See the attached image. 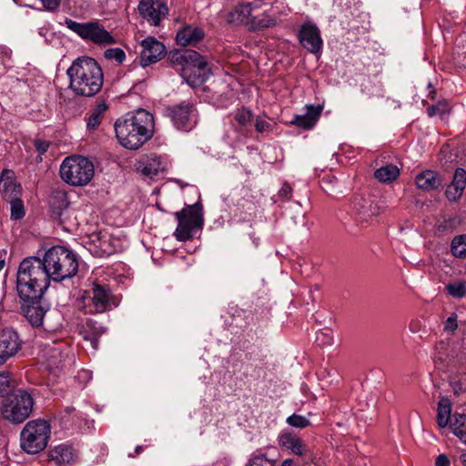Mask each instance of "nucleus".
I'll use <instances>...</instances> for the list:
<instances>
[{
	"mask_svg": "<svg viewBox=\"0 0 466 466\" xmlns=\"http://www.w3.org/2000/svg\"><path fill=\"white\" fill-rule=\"evenodd\" d=\"M69 87L82 96H93L103 86L104 75L98 63L92 57L83 56L73 62L67 69Z\"/></svg>",
	"mask_w": 466,
	"mask_h": 466,
	"instance_id": "obj_1",
	"label": "nucleus"
},
{
	"mask_svg": "<svg viewBox=\"0 0 466 466\" xmlns=\"http://www.w3.org/2000/svg\"><path fill=\"white\" fill-rule=\"evenodd\" d=\"M116 137L126 148L137 149L153 136V116L140 109L130 117L118 119L115 123Z\"/></svg>",
	"mask_w": 466,
	"mask_h": 466,
	"instance_id": "obj_2",
	"label": "nucleus"
},
{
	"mask_svg": "<svg viewBox=\"0 0 466 466\" xmlns=\"http://www.w3.org/2000/svg\"><path fill=\"white\" fill-rule=\"evenodd\" d=\"M50 275L44 258L27 257L24 258L16 274V289L20 298L43 295L50 284Z\"/></svg>",
	"mask_w": 466,
	"mask_h": 466,
	"instance_id": "obj_3",
	"label": "nucleus"
},
{
	"mask_svg": "<svg viewBox=\"0 0 466 466\" xmlns=\"http://www.w3.org/2000/svg\"><path fill=\"white\" fill-rule=\"evenodd\" d=\"M47 272L55 282L71 279L78 270V259L70 249L62 246L48 248L43 257Z\"/></svg>",
	"mask_w": 466,
	"mask_h": 466,
	"instance_id": "obj_4",
	"label": "nucleus"
},
{
	"mask_svg": "<svg viewBox=\"0 0 466 466\" xmlns=\"http://www.w3.org/2000/svg\"><path fill=\"white\" fill-rule=\"evenodd\" d=\"M95 168L93 163L82 156H71L64 159L60 166L61 178L75 187L87 185L93 178Z\"/></svg>",
	"mask_w": 466,
	"mask_h": 466,
	"instance_id": "obj_5",
	"label": "nucleus"
},
{
	"mask_svg": "<svg viewBox=\"0 0 466 466\" xmlns=\"http://www.w3.org/2000/svg\"><path fill=\"white\" fill-rule=\"evenodd\" d=\"M33 406L32 395L25 390L18 389L9 394L4 400L2 416L11 423L19 424L30 416Z\"/></svg>",
	"mask_w": 466,
	"mask_h": 466,
	"instance_id": "obj_6",
	"label": "nucleus"
},
{
	"mask_svg": "<svg viewBox=\"0 0 466 466\" xmlns=\"http://www.w3.org/2000/svg\"><path fill=\"white\" fill-rule=\"evenodd\" d=\"M177 227L174 232L178 241H187L193 238L196 230L201 229L204 224L203 206L200 202L188 205L175 213Z\"/></svg>",
	"mask_w": 466,
	"mask_h": 466,
	"instance_id": "obj_7",
	"label": "nucleus"
},
{
	"mask_svg": "<svg viewBox=\"0 0 466 466\" xmlns=\"http://www.w3.org/2000/svg\"><path fill=\"white\" fill-rule=\"evenodd\" d=\"M50 437V425L44 420H34L25 424L20 433L21 448L27 453L43 451Z\"/></svg>",
	"mask_w": 466,
	"mask_h": 466,
	"instance_id": "obj_8",
	"label": "nucleus"
},
{
	"mask_svg": "<svg viewBox=\"0 0 466 466\" xmlns=\"http://www.w3.org/2000/svg\"><path fill=\"white\" fill-rule=\"evenodd\" d=\"M65 25L68 29L76 33L82 39L90 41L96 45L107 46L116 42L115 38L110 35V33L96 21L78 23L72 19L66 18Z\"/></svg>",
	"mask_w": 466,
	"mask_h": 466,
	"instance_id": "obj_9",
	"label": "nucleus"
},
{
	"mask_svg": "<svg viewBox=\"0 0 466 466\" xmlns=\"http://www.w3.org/2000/svg\"><path fill=\"white\" fill-rule=\"evenodd\" d=\"M92 294V297L83 301L82 309L86 314L106 312L118 304L107 285L94 284Z\"/></svg>",
	"mask_w": 466,
	"mask_h": 466,
	"instance_id": "obj_10",
	"label": "nucleus"
},
{
	"mask_svg": "<svg viewBox=\"0 0 466 466\" xmlns=\"http://www.w3.org/2000/svg\"><path fill=\"white\" fill-rule=\"evenodd\" d=\"M194 105L189 101H182L165 109L173 125L179 130L188 131L196 124Z\"/></svg>",
	"mask_w": 466,
	"mask_h": 466,
	"instance_id": "obj_11",
	"label": "nucleus"
},
{
	"mask_svg": "<svg viewBox=\"0 0 466 466\" xmlns=\"http://www.w3.org/2000/svg\"><path fill=\"white\" fill-rule=\"evenodd\" d=\"M180 75L191 86L202 85L211 75V67L207 58L198 54L196 62H191L185 68H180Z\"/></svg>",
	"mask_w": 466,
	"mask_h": 466,
	"instance_id": "obj_12",
	"label": "nucleus"
},
{
	"mask_svg": "<svg viewBox=\"0 0 466 466\" xmlns=\"http://www.w3.org/2000/svg\"><path fill=\"white\" fill-rule=\"evenodd\" d=\"M137 9L139 15L154 26L159 25L168 13L167 5L161 0H140Z\"/></svg>",
	"mask_w": 466,
	"mask_h": 466,
	"instance_id": "obj_13",
	"label": "nucleus"
},
{
	"mask_svg": "<svg viewBox=\"0 0 466 466\" xmlns=\"http://www.w3.org/2000/svg\"><path fill=\"white\" fill-rule=\"evenodd\" d=\"M140 65L143 67L159 61L166 53L165 46L154 37H147L141 43Z\"/></svg>",
	"mask_w": 466,
	"mask_h": 466,
	"instance_id": "obj_14",
	"label": "nucleus"
},
{
	"mask_svg": "<svg viewBox=\"0 0 466 466\" xmlns=\"http://www.w3.org/2000/svg\"><path fill=\"white\" fill-rule=\"evenodd\" d=\"M20 299L24 301L21 310L27 320H43L49 309L43 300V295L36 294L35 297Z\"/></svg>",
	"mask_w": 466,
	"mask_h": 466,
	"instance_id": "obj_15",
	"label": "nucleus"
},
{
	"mask_svg": "<svg viewBox=\"0 0 466 466\" xmlns=\"http://www.w3.org/2000/svg\"><path fill=\"white\" fill-rule=\"evenodd\" d=\"M21 341L17 333L12 329L0 332V365L15 356L20 350Z\"/></svg>",
	"mask_w": 466,
	"mask_h": 466,
	"instance_id": "obj_16",
	"label": "nucleus"
},
{
	"mask_svg": "<svg viewBox=\"0 0 466 466\" xmlns=\"http://www.w3.org/2000/svg\"><path fill=\"white\" fill-rule=\"evenodd\" d=\"M299 42L303 47L311 53H319L322 46L319 29L313 24L302 25L299 35Z\"/></svg>",
	"mask_w": 466,
	"mask_h": 466,
	"instance_id": "obj_17",
	"label": "nucleus"
},
{
	"mask_svg": "<svg viewBox=\"0 0 466 466\" xmlns=\"http://www.w3.org/2000/svg\"><path fill=\"white\" fill-rule=\"evenodd\" d=\"M416 186L424 191L438 190L444 184V177L438 172L427 169L415 177Z\"/></svg>",
	"mask_w": 466,
	"mask_h": 466,
	"instance_id": "obj_18",
	"label": "nucleus"
},
{
	"mask_svg": "<svg viewBox=\"0 0 466 466\" xmlns=\"http://www.w3.org/2000/svg\"><path fill=\"white\" fill-rule=\"evenodd\" d=\"M351 208L362 220L368 221L380 213V208L374 201L368 198L356 196L352 198Z\"/></svg>",
	"mask_w": 466,
	"mask_h": 466,
	"instance_id": "obj_19",
	"label": "nucleus"
},
{
	"mask_svg": "<svg viewBox=\"0 0 466 466\" xmlns=\"http://www.w3.org/2000/svg\"><path fill=\"white\" fill-rule=\"evenodd\" d=\"M466 187V171L461 167L456 168L452 181L447 186L445 196L449 201H458Z\"/></svg>",
	"mask_w": 466,
	"mask_h": 466,
	"instance_id": "obj_20",
	"label": "nucleus"
},
{
	"mask_svg": "<svg viewBox=\"0 0 466 466\" xmlns=\"http://www.w3.org/2000/svg\"><path fill=\"white\" fill-rule=\"evenodd\" d=\"M279 445L282 449L289 450L299 456L305 455L308 451L307 445L303 440L290 431H282L279 435Z\"/></svg>",
	"mask_w": 466,
	"mask_h": 466,
	"instance_id": "obj_21",
	"label": "nucleus"
},
{
	"mask_svg": "<svg viewBox=\"0 0 466 466\" xmlns=\"http://www.w3.org/2000/svg\"><path fill=\"white\" fill-rule=\"evenodd\" d=\"M322 110V105H318L316 106L313 105H307L306 113L304 115L295 116L290 123L303 129H310L317 123Z\"/></svg>",
	"mask_w": 466,
	"mask_h": 466,
	"instance_id": "obj_22",
	"label": "nucleus"
},
{
	"mask_svg": "<svg viewBox=\"0 0 466 466\" xmlns=\"http://www.w3.org/2000/svg\"><path fill=\"white\" fill-rule=\"evenodd\" d=\"M266 0H254L245 4L238 5L235 7L234 11L231 12V22L237 21L238 24H243L248 26V22H250L253 15L251 12L254 8L261 7V2Z\"/></svg>",
	"mask_w": 466,
	"mask_h": 466,
	"instance_id": "obj_23",
	"label": "nucleus"
},
{
	"mask_svg": "<svg viewBox=\"0 0 466 466\" xmlns=\"http://www.w3.org/2000/svg\"><path fill=\"white\" fill-rule=\"evenodd\" d=\"M205 33L198 26L187 25L181 28L176 36L177 45L182 46H193L204 38Z\"/></svg>",
	"mask_w": 466,
	"mask_h": 466,
	"instance_id": "obj_24",
	"label": "nucleus"
},
{
	"mask_svg": "<svg viewBox=\"0 0 466 466\" xmlns=\"http://www.w3.org/2000/svg\"><path fill=\"white\" fill-rule=\"evenodd\" d=\"M76 457L74 450L66 445H58L49 451V459L56 466H67Z\"/></svg>",
	"mask_w": 466,
	"mask_h": 466,
	"instance_id": "obj_25",
	"label": "nucleus"
},
{
	"mask_svg": "<svg viewBox=\"0 0 466 466\" xmlns=\"http://www.w3.org/2000/svg\"><path fill=\"white\" fill-rule=\"evenodd\" d=\"M160 158L157 155L151 154L149 156H144L139 159L137 164V169L143 175L151 177L157 175L160 170Z\"/></svg>",
	"mask_w": 466,
	"mask_h": 466,
	"instance_id": "obj_26",
	"label": "nucleus"
},
{
	"mask_svg": "<svg viewBox=\"0 0 466 466\" xmlns=\"http://www.w3.org/2000/svg\"><path fill=\"white\" fill-rule=\"evenodd\" d=\"M198 58V53L191 49L174 50L169 53L168 59L175 66H180L181 68L187 67L191 62H196Z\"/></svg>",
	"mask_w": 466,
	"mask_h": 466,
	"instance_id": "obj_27",
	"label": "nucleus"
},
{
	"mask_svg": "<svg viewBox=\"0 0 466 466\" xmlns=\"http://www.w3.org/2000/svg\"><path fill=\"white\" fill-rule=\"evenodd\" d=\"M451 403L446 397H441L438 403L437 423L441 428H445L452 420H451Z\"/></svg>",
	"mask_w": 466,
	"mask_h": 466,
	"instance_id": "obj_28",
	"label": "nucleus"
},
{
	"mask_svg": "<svg viewBox=\"0 0 466 466\" xmlns=\"http://www.w3.org/2000/svg\"><path fill=\"white\" fill-rule=\"evenodd\" d=\"M400 175V169L393 164H389L378 168L374 172L377 180L382 183H388L395 180Z\"/></svg>",
	"mask_w": 466,
	"mask_h": 466,
	"instance_id": "obj_29",
	"label": "nucleus"
},
{
	"mask_svg": "<svg viewBox=\"0 0 466 466\" xmlns=\"http://www.w3.org/2000/svg\"><path fill=\"white\" fill-rule=\"evenodd\" d=\"M79 333L86 340H90L96 347L97 338L103 333V330L95 327L94 322H81L78 325Z\"/></svg>",
	"mask_w": 466,
	"mask_h": 466,
	"instance_id": "obj_30",
	"label": "nucleus"
},
{
	"mask_svg": "<svg viewBox=\"0 0 466 466\" xmlns=\"http://www.w3.org/2000/svg\"><path fill=\"white\" fill-rule=\"evenodd\" d=\"M31 324L36 334L47 338L62 329L59 322H31Z\"/></svg>",
	"mask_w": 466,
	"mask_h": 466,
	"instance_id": "obj_31",
	"label": "nucleus"
},
{
	"mask_svg": "<svg viewBox=\"0 0 466 466\" xmlns=\"http://www.w3.org/2000/svg\"><path fill=\"white\" fill-rule=\"evenodd\" d=\"M276 23V19L268 15L253 16L250 22H248V28L250 31H260L275 26Z\"/></svg>",
	"mask_w": 466,
	"mask_h": 466,
	"instance_id": "obj_32",
	"label": "nucleus"
},
{
	"mask_svg": "<svg viewBox=\"0 0 466 466\" xmlns=\"http://www.w3.org/2000/svg\"><path fill=\"white\" fill-rule=\"evenodd\" d=\"M107 110V105L105 102L98 103L89 113L87 118V127L96 129L101 123V120Z\"/></svg>",
	"mask_w": 466,
	"mask_h": 466,
	"instance_id": "obj_33",
	"label": "nucleus"
},
{
	"mask_svg": "<svg viewBox=\"0 0 466 466\" xmlns=\"http://www.w3.org/2000/svg\"><path fill=\"white\" fill-rule=\"evenodd\" d=\"M452 432L466 444V416L464 414H454L451 421Z\"/></svg>",
	"mask_w": 466,
	"mask_h": 466,
	"instance_id": "obj_34",
	"label": "nucleus"
},
{
	"mask_svg": "<svg viewBox=\"0 0 466 466\" xmlns=\"http://www.w3.org/2000/svg\"><path fill=\"white\" fill-rule=\"evenodd\" d=\"M20 186L14 182L13 172L11 170H4L0 179V191L4 192H15L20 191Z\"/></svg>",
	"mask_w": 466,
	"mask_h": 466,
	"instance_id": "obj_35",
	"label": "nucleus"
},
{
	"mask_svg": "<svg viewBox=\"0 0 466 466\" xmlns=\"http://www.w3.org/2000/svg\"><path fill=\"white\" fill-rule=\"evenodd\" d=\"M451 251L456 258H466V235L457 236L453 238Z\"/></svg>",
	"mask_w": 466,
	"mask_h": 466,
	"instance_id": "obj_36",
	"label": "nucleus"
},
{
	"mask_svg": "<svg viewBox=\"0 0 466 466\" xmlns=\"http://www.w3.org/2000/svg\"><path fill=\"white\" fill-rule=\"evenodd\" d=\"M450 112V106L446 100H441L427 107L429 116H443Z\"/></svg>",
	"mask_w": 466,
	"mask_h": 466,
	"instance_id": "obj_37",
	"label": "nucleus"
},
{
	"mask_svg": "<svg viewBox=\"0 0 466 466\" xmlns=\"http://www.w3.org/2000/svg\"><path fill=\"white\" fill-rule=\"evenodd\" d=\"M446 289L451 296L456 299H461L466 295V284L462 281L449 283L446 285Z\"/></svg>",
	"mask_w": 466,
	"mask_h": 466,
	"instance_id": "obj_38",
	"label": "nucleus"
},
{
	"mask_svg": "<svg viewBox=\"0 0 466 466\" xmlns=\"http://www.w3.org/2000/svg\"><path fill=\"white\" fill-rule=\"evenodd\" d=\"M316 342L319 346H329L334 342L333 332L329 329H319L316 334Z\"/></svg>",
	"mask_w": 466,
	"mask_h": 466,
	"instance_id": "obj_39",
	"label": "nucleus"
},
{
	"mask_svg": "<svg viewBox=\"0 0 466 466\" xmlns=\"http://www.w3.org/2000/svg\"><path fill=\"white\" fill-rule=\"evenodd\" d=\"M11 205V218L17 220L25 216L24 203L19 198H15L10 201Z\"/></svg>",
	"mask_w": 466,
	"mask_h": 466,
	"instance_id": "obj_40",
	"label": "nucleus"
},
{
	"mask_svg": "<svg viewBox=\"0 0 466 466\" xmlns=\"http://www.w3.org/2000/svg\"><path fill=\"white\" fill-rule=\"evenodd\" d=\"M253 115L252 112L246 108H241L237 110L235 113L234 118L235 120L241 126H248L252 120Z\"/></svg>",
	"mask_w": 466,
	"mask_h": 466,
	"instance_id": "obj_41",
	"label": "nucleus"
},
{
	"mask_svg": "<svg viewBox=\"0 0 466 466\" xmlns=\"http://www.w3.org/2000/svg\"><path fill=\"white\" fill-rule=\"evenodd\" d=\"M287 423L295 428L304 429L309 425V420L304 416L292 414L288 417Z\"/></svg>",
	"mask_w": 466,
	"mask_h": 466,
	"instance_id": "obj_42",
	"label": "nucleus"
},
{
	"mask_svg": "<svg viewBox=\"0 0 466 466\" xmlns=\"http://www.w3.org/2000/svg\"><path fill=\"white\" fill-rule=\"evenodd\" d=\"M248 466H275V462L263 454H255L249 459Z\"/></svg>",
	"mask_w": 466,
	"mask_h": 466,
	"instance_id": "obj_43",
	"label": "nucleus"
},
{
	"mask_svg": "<svg viewBox=\"0 0 466 466\" xmlns=\"http://www.w3.org/2000/svg\"><path fill=\"white\" fill-rule=\"evenodd\" d=\"M105 57L108 60H115L121 64L126 58V54L121 48H109L105 51Z\"/></svg>",
	"mask_w": 466,
	"mask_h": 466,
	"instance_id": "obj_44",
	"label": "nucleus"
},
{
	"mask_svg": "<svg viewBox=\"0 0 466 466\" xmlns=\"http://www.w3.org/2000/svg\"><path fill=\"white\" fill-rule=\"evenodd\" d=\"M34 146L36 149V151L38 152L39 154V161H42V157H41V155L45 154L46 152H47L49 147H50V142L49 141H46V140H42V139H35L34 140Z\"/></svg>",
	"mask_w": 466,
	"mask_h": 466,
	"instance_id": "obj_45",
	"label": "nucleus"
},
{
	"mask_svg": "<svg viewBox=\"0 0 466 466\" xmlns=\"http://www.w3.org/2000/svg\"><path fill=\"white\" fill-rule=\"evenodd\" d=\"M10 388V379L8 373L0 372V396L8 391Z\"/></svg>",
	"mask_w": 466,
	"mask_h": 466,
	"instance_id": "obj_46",
	"label": "nucleus"
},
{
	"mask_svg": "<svg viewBox=\"0 0 466 466\" xmlns=\"http://www.w3.org/2000/svg\"><path fill=\"white\" fill-rule=\"evenodd\" d=\"M255 128L259 133L268 132L271 130V125L265 119L258 117L255 121Z\"/></svg>",
	"mask_w": 466,
	"mask_h": 466,
	"instance_id": "obj_47",
	"label": "nucleus"
},
{
	"mask_svg": "<svg viewBox=\"0 0 466 466\" xmlns=\"http://www.w3.org/2000/svg\"><path fill=\"white\" fill-rule=\"evenodd\" d=\"M54 200H58L57 208L63 209L68 206V201L66 200V194L65 192L59 191L54 194Z\"/></svg>",
	"mask_w": 466,
	"mask_h": 466,
	"instance_id": "obj_48",
	"label": "nucleus"
},
{
	"mask_svg": "<svg viewBox=\"0 0 466 466\" xmlns=\"http://www.w3.org/2000/svg\"><path fill=\"white\" fill-rule=\"evenodd\" d=\"M456 223H457V219L455 218H449L447 220H444L442 223H441L438 226V230L440 232H445L447 230H451L455 228Z\"/></svg>",
	"mask_w": 466,
	"mask_h": 466,
	"instance_id": "obj_49",
	"label": "nucleus"
},
{
	"mask_svg": "<svg viewBox=\"0 0 466 466\" xmlns=\"http://www.w3.org/2000/svg\"><path fill=\"white\" fill-rule=\"evenodd\" d=\"M43 5L49 11L56 10L61 3V0H40Z\"/></svg>",
	"mask_w": 466,
	"mask_h": 466,
	"instance_id": "obj_50",
	"label": "nucleus"
},
{
	"mask_svg": "<svg viewBox=\"0 0 466 466\" xmlns=\"http://www.w3.org/2000/svg\"><path fill=\"white\" fill-rule=\"evenodd\" d=\"M291 191H292L291 187L289 184L285 183L282 185L281 188L279 189V196L285 199H289Z\"/></svg>",
	"mask_w": 466,
	"mask_h": 466,
	"instance_id": "obj_51",
	"label": "nucleus"
},
{
	"mask_svg": "<svg viewBox=\"0 0 466 466\" xmlns=\"http://www.w3.org/2000/svg\"><path fill=\"white\" fill-rule=\"evenodd\" d=\"M435 465L436 466H450L451 462H450L449 458L445 454H440L436 458Z\"/></svg>",
	"mask_w": 466,
	"mask_h": 466,
	"instance_id": "obj_52",
	"label": "nucleus"
},
{
	"mask_svg": "<svg viewBox=\"0 0 466 466\" xmlns=\"http://www.w3.org/2000/svg\"><path fill=\"white\" fill-rule=\"evenodd\" d=\"M458 328V322H446L444 330L448 332H453Z\"/></svg>",
	"mask_w": 466,
	"mask_h": 466,
	"instance_id": "obj_53",
	"label": "nucleus"
},
{
	"mask_svg": "<svg viewBox=\"0 0 466 466\" xmlns=\"http://www.w3.org/2000/svg\"><path fill=\"white\" fill-rule=\"evenodd\" d=\"M292 464H293L292 460L288 459V460H285V461L282 462V465H281V466H292Z\"/></svg>",
	"mask_w": 466,
	"mask_h": 466,
	"instance_id": "obj_54",
	"label": "nucleus"
},
{
	"mask_svg": "<svg viewBox=\"0 0 466 466\" xmlns=\"http://www.w3.org/2000/svg\"><path fill=\"white\" fill-rule=\"evenodd\" d=\"M460 459H461V462L466 463V453H462L460 456Z\"/></svg>",
	"mask_w": 466,
	"mask_h": 466,
	"instance_id": "obj_55",
	"label": "nucleus"
},
{
	"mask_svg": "<svg viewBox=\"0 0 466 466\" xmlns=\"http://www.w3.org/2000/svg\"><path fill=\"white\" fill-rule=\"evenodd\" d=\"M457 316L455 314H451L446 320H456Z\"/></svg>",
	"mask_w": 466,
	"mask_h": 466,
	"instance_id": "obj_56",
	"label": "nucleus"
},
{
	"mask_svg": "<svg viewBox=\"0 0 466 466\" xmlns=\"http://www.w3.org/2000/svg\"><path fill=\"white\" fill-rule=\"evenodd\" d=\"M142 449H143L142 446L138 445L136 447L135 452L137 454H138L142 451Z\"/></svg>",
	"mask_w": 466,
	"mask_h": 466,
	"instance_id": "obj_57",
	"label": "nucleus"
},
{
	"mask_svg": "<svg viewBox=\"0 0 466 466\" xmlns=\"http://www.w3.org/2000/svg\"><path fill=\"white\" fill-rule=\"evenodd\" d=\"M5 265V261L4 259H1L0 260V271L4 268Z\"/></svg>",
	"mask_w": 466,
	"mask_h": 466,
	"instance_id": "obj_58",
	"label": "nucleus"
},
{
	"mask_svg": "<svg viewBox=\"0 0 466 466\" xmlns=\"http://www.w3.org/2000/svg\"><path fill=\"white\" fill-rule=\"evenodd\" d=\"M53 356H55L57 353V350L56 349L52 350Z\"/></svg>",
	"mask_w": 466,
	"mask_h": 466,
	"instance_id": "obj_59",
	"label": "nucleus"
},
{
	"mask_svg": "<svg viewBox=\"0 0 466 466\" xmlns=\"http://www.w3.org/2000/svg\"><path fill=\"white\" fill-rule=\"evenodd\" d=\"M410 330H411V331H413V332L415 331V329H413V327H411V326H410Z\"/></svg>",
	"mask_w": 466,
	"mask_h": 466,
	"instance_id": "obj_60",
	"label": "nucleus"
}]
</instances>
